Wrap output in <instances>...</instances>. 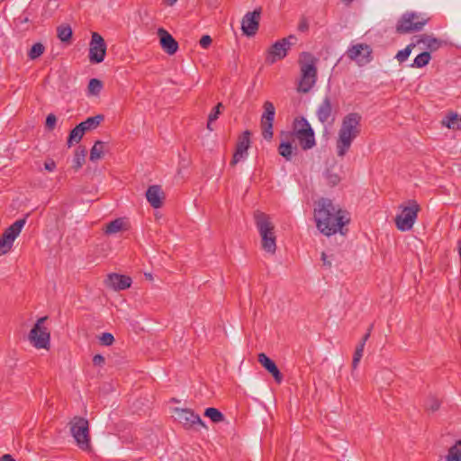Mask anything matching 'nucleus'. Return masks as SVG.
Segmentation results:
<instances>
[{"mask_svg": "<svg viewBox=\"0 0 461 461\" xmlns=\"http://www.w3.org/2000/svg\"><path fill=\"white\" fill-rule=\"evenodd\" d=\"M325 178L328 185H330V186L337 185L340 181L339 176L329 169L325 172Z\"/></svg>", "mask_w": 461, "mask_h": 461, "instance_id": "nucleus-40", "label": "nucleus"}, {"mask_svg": "<svg viewBox=\"0 0 461 461\" xmlns=\"http://www.w3.org/2000/svg\"><path fill=\"white\" fill-rule=\"evenodd\" d=\"M0 461H15V459L11 455L5 454L0 458Z\"/></svg>", "mask_w": 461, "mask_h": 461, "instance_id": "nucleus-55", "label": "nucleus"}, {"mask_svg": "<svg viewBox=\"0 0 461 461\" xmlns=\"http://www.w3.org/2000/svg\"><path fill=\"white\" fill-rule=\"evenodd\" d=\"M131 282L132 281L130 276L116 273L109 274L105 279L106 286L113 289L114 291H121L129 288Z\"/></svg>", "mask_w": 461, "mask_h": 461, "instance_id": "nucleus-14", "label": "nucleus"}, {"mask_svg": "<svg viewBox=\"0 0 461 461\" xmlns=\"http://www.w3.org/2000/svg\"><path fill=\"white\" fill-rule=\"evenodd\" d=\"M447 461H461V439L453 445L446 456Z\"/></svg>", "mask_w": 461, "mask_h": 461, "instance_id": "nucleus-30", "label": "nucleus"}, {"mask_svg": "<svg viewBox=\"0 0 461 461\" xmlns=\"http://www.w3.org/2000/svg\"><path fill=\"white\" fill-rule=\"evenodd\" d=\"M86 155V150L84 148L79 147L76 150V153H75V156L73 158V167L76 170H78L85 163Z\"/></svg>", "mask_w": 461, "mask_h": 461, "instance_id": "nucleus-33", "label": "nucleus"}, {"mask_svg": "<svg viewBox=\"0 0 461 461\" xmlns=\"http://www.w3.org/2000/svg\"><path fill=\"white\" fill-rule=\"evenodd\" d=\"M371 329H372V326L368 329L367 332L363 336L362 339L358 343V344H363V348H365L366 342L367 341V339L370 337Z\"/></svg>", "mask_w": 461, "mask_h": 461, "instance_id": "nucleus-52", "label": "nucleus"}, {"mask_svg": "<svg viewBox=\"0 0 461 461\" xmlns=\"http://www.w3.org/2000/svg\"><path fill=\"white\" fill-rule=\"evenodd\" d=\"M103 88V83L97 78L90 79L87 86L88 94L92 95H97Z\"/></svg>", "mask_w": 461, "mask_h": 461, "instance_id": "nucleus-37", "label": "nucleus"}, {"mask_svg": "<svg viewBox=\"0 0 461 461\" xmlns=\"http://www.w3.org/2000/svg\"><path fill=\"white\" fill-rule=\"evenodd\" d=\"M104 363H105V359L102 355L96 354L94 356V357H93L94 366H103L104 365Z\"/></svg>", "mask_w": 461, "mask_h": 461, "instance_id": "nucleus-45", "label": "nucleus"}, {"mask_svg": "<svg viewBox=\"0 0 461 461\" xmlns=\"http://www.w3.org/2000/svg\"><path fill=\"white\" fill-rule=\"evenodd\" d=\"M314 219L318 230L326 236L339 231L344 234L343 226L349 222L348 212L333 204L328 198H321L314 209Z\"/></svg>", "mask_w": 461, "mask_h": 461, "instance_id": "nucleus-1", "label": "nucleus"}, {"mask_svg": "<svg viewBox=\"0 0 461 461\" xmlns=\"http://www.w3.org/2000/svg\"><path fill=\"white\" fill-rule=\"evenodd\" d=\"M413 41L405 47V59L410 56L411 50L418 44L416 39L413 38Z\"/></svg>", "mask_w": 461, "mask_h": 461, "instance_id": "nucleus-49", "label": "nucleus"}, {"mask_svg": "<svg viewBox=\"0 0 461 461\" xmlns=\"http://www.w3.org/2000/svg\"><path fill=\"white\" fill-rule=\"evenodd\" d=\"M264 112L260 119L262 136L265 140H270L273 138V123L276 115V108L272 102L266 101L263 104Z\"/></svg>", "mask_w": 461, "mask_h": 461, "instance_id": "nucleus-9", "label": "nucleus"}, {"mask_svg": "<svg viewBox=\"0 0 461 461\" xmlns=\"http://www.w3.org/2000/svg\"><path fill=\"white\" fill-rule=\"evenodd\" d=\"M395 58L399 60V62H401V63L403 62V58H404L403 50H400L397 52Z\"/></svg>", "mask_w": 461, "mask_h": 461, "instance_id": "nucleus-54", "label": "nucleus"}, {"mask_svg": "<svg viewBox=\"0 0 461 461\" xmlns=\"http://www.w3.org/2000/svg\"><path fill=\"white\" fill-rule=\"evenodd\" d=\"M403 212L395 217V224L398 230L403 231Z\"/></svg>", "mask_w": 461, "mask_h": 461, "instance_id": "nucleus-46", "label": "nucleus"}, {"mask_svg": "<svg viewBox=\"0 0 461 461\" xmlns=\"http://www.w3.org/2000/svg\"><path fill=\"white\" fill-rule=\"evenodd\" d=\"M124 226V221L122 218H117L112 221H110L108 224H106L104 232L105 234L111 235L115 234L119 231H121L123 229Z\"/></svg>", "mask_w": 461, "mask_h": 461, "instance_id": "nucleus-29", "label": "nucleus"}, {"mask_svg": "<svg viewBox=\"0 0 461 461\" xmlns=\"http://www.w3.org/2000/svg\"><path fill=\"white\" fill-rule=\"evenodd\" d=\"M176 1L177 0H164L165 4L169 5V6L174 5L176 3Z\"/></svg>", "mask_w": 461, "mask_h": 461, "instance_id": "nucleus-56", "label": "nucleus"}, {"mask_svg": "<svg viewBox=\"0 0 461 461\" xmlns=\"http://www.w3.org/2000/svg\"><path fill=\"white\" fill-rule=\"evenodd\" d=\"M344 2H345V4H346V5H348V4H350L351 2H353V0H344Z\"/></svg>", "mask_w": 461, "mask_h": 461, "instance_id": "nucleus-58", "label": "nucleus"}, {"mask_svg": "<svg viewBox=\"0 0 461 461\" xmlns=\"http://www.w3.org/2000/svg\"><path fill=\"white\" fill-rule=\"evenodd\" d=\"M85 134L84 130L81 128L79 124H77L74 129H72L69 132L67 144L68 147H71L74 142L78 143Z\"/></svg>", "mask_w": 461, "mask_h": 461, "instance_id": "nucleus-28", "label": "nucleus"}, {"mask_svg": "<svg viewBox=\"0 0 461 461\" xmlns=\"http://www.w3.org/2000/svg\"><path fill=\"white\" fill-rule=\"evenodd\" d=\"M104 143L101 140H96L90 150V160L96 161L103 157Z\"/></svg>", "mask_w": 461, "mask_h": 461, "instance_id": "nucleus-32", "label": "nucleus"}, {"mask_svg": "<svg viewBox=\"0 0 461 461\" xmlns=\"http://www.w3.org/2000/svg\"><path fill=\"white\" fill-rule=\"evenodd\" d=\"M106 54V43L98 32H93L89 43V60L93 64L104 61Z\"/></svg>", "mask_w": 461, "mask_h": 461, "instance_id": "nucleus-10", "label": "nucleus"}, {"mask_svg": "<svg viewBox=\"0 0 461 461\" xmlns=\"http://www.w3.org/2000/svg\"><path fill=\"white\" fill-rule=\"evenodd\" d=\"M99 340L104 346H111L114 342V338L112 333L104 332L100 336Z\"/></svg>", "mask_w": 461, "mask_h": 461, "instance_id": "nucleus-41", "label": "nucleus"}, {"mask_svg": "<svg viewBox=\"0 0 461 461\" xmlns=\"http://www.w3.org/2000/svg\"><path fill=\"white\" fill-rule=\"evenodd\" d=\"M321 260H322L324 266H326L328 267H331V262L330 260H328V257L325 252L321 253Z\"/></svg>", "mask_w": 461, "mask_h": 461, "instance_id": "nucleus-53", "label": "nucleus"}, {"mask_svg": "<svg viewBox=\"0 0 461 461\" xmlns=\"http://www.w3.org/2000/svg\"><path fill=\"white\" fill-rule=\"evenodd\" d=\"M157 34L162 50L168 55H174L178 50V42L164 28H158Z\"/></svg>", "mask_w": 461, "mask_h": 461, "instance_id": "nucleus-13", "label": "nucleus"}, {"mask_svg": "<svg viewBox=\"0 0 461 461\" xmlns=\"http://www.w3.org/2000/svg\"><path fill=\"white\" fill-rule=\"evenodd\" d=\"M297 150L296 146H293L292 143L288 140V134L285 135V140H283L278 146V153L285 158V160L290 161L292 159L293 154Z\"/></svg>", "mask_w": 461, "mask_h": 461, "instance_id": "nucleus-23", "label": "nucleus"}, {"mask_svg": "<svg viewBox=\"0 0 461 461\" xmlns=\"http://www.w3.org/2000/svg\"><path fill=\"white\" fill-rule=\"evenodd\" d=\"M261 8L255 9L253 12H248L242 18L241 30L244 35L248 37L254 36L259 27Z\"/></svg>", "mask_w": 461, "mask_h": 461, "instance_id": "nucleus-11", "label": "nucleus"}, {"mask_svg": "<svg viewBox=\"0 0 461 461\" xmlns=\"http://www.w3.org/2000/svg\"><path fill=\"white\" fill-rule=\"evenodd\" d=\"M212 122H210V118H208V122H207V126H206V127H207V129H208L209 131H213V128L212 127Z\"/></svg>", "mask_w": 461, "mask_h": 461, "instance_id": "nucleus-57", "label": "nucleus"}, {"mask_svg": "<svg viewBox=\"0 0 461 461\" xmlns=\"http://www.w3.org/2000/svg\"><path fill=\"white\" fill-rule=\"evenodd\" d=\"M360 122L361 115L357 113H350L343 118L336 141L339 157H344L348 153L353 140L359 135Z\"/></svg>", "mask_w": 461, "mask_h": 461, "instance_id": "nucleus-2", "label": "nucleus"}, {"mask_svg": "<svg viewBox=\"0 0 461 461\" xmlns=\"http://www.w3.org/2000/svg\"><path fill=\"white\" fill-rule=\"evenodd\" d=\"M396 32L399 33H403V16L401 17L397 22Z\"/></svg>", "mask_w": 461, "mask_h": 461, "instance_id": "nucleus-51", "label": "nucleus"}, {"mask_svg": "<svg viewBox=\"0 0 461 461\" xmlns=\"http://www.w3.org/2000/svg\"><path fill=\"white\" fill-rule=\"evenodd\" d=\"M258 361L273 375L277 384H281L283 381V375L279 371L276 363L270 357H268L265 353H260L258 356Z\"/></svg>", "mask_w": 461, "mask_h": 461, "instance_id": "nucleus-18", "label": "nucleus"}, {"mask_svg": "<svg viewBox=\"0 0 461 461\" xmlns=\"http://www.w3.org/2000/svg\"><path fill=\"white\" fill-rule=\"evenodd\" d=\"M48 320L47 316L39 318L29 332L28 339L36 348L49 349L50 346V333L43 324Z\"/></svg>", "mask_w": 461, "mask_h": 461, "instance_id": "nucleus-6", "label": "nucleus"}, {"mask_svg": "<svg viewBox=\"0 0 461 461\" xmlns=\"http://www.w3.org/2000/svg\"><path fill=\"white\" fill-rule=\"evenodd\" d=\"M292 41H296V37L294 35H290L287 38H283L276 41L267 50L266 62L268 64H274L277 60L285 58L288 50L294 44Z\"/></svg>", "mask_w": 461, "mask_h": 461, "instance_id": "nucleus-8", "label": "nucleus"}, {"mask_svg": "<svg viewBox=\"0 0 461 461\" xmlns=\"http://www.w3.org/2000/svg\"><path fill=\"white\" fill-rule=\"evenodd\" d=\"M57 123V117L53 113H50L46 118L45 127L48 131H52Z\"/></svg>", "mask_w": 461, "mask_h": 461, "instance_id": "nucleus-43", "label": "nucleus"}, {"mask_svg": "<svg viewBox=\"0 0 461 461\" xmlns=\"http://www.w3.org/2000/svg\"><path fill=\"white\" fill-rule=\"evenodd\" d=\"M441 123L443 126L448 129L460 130L461 117H459L458 114L456 113H450L443 118Z\"/></svg>", "mask_w": 461, "mask_h": 461, "instance_id": "nucleus-25", "label": "nucleus"}, {"mask_svg": "<svg viewBox=\"0 0 461 461\" xmlns=\"http://www.w3.org/2000/svg\"><path fill=\"white\" fill-rule=\"evenodd\" d=\"M4 233L0 235V256L6 254L13 247L14 240L9 237L5 238Z\"/></svg>", "mask_w": 461, "mask_h": 461, "instance_id": "nucleus-38", "label": "nucleus"}, {"mask_svg": "<svg viewBox=\"0 0 461 461\" xmlns=\"http://www.w3.org/2000/svg\"><path fill=\"white\" fill-rule=\"evenodd\" d=\"M146 199L154 209L160 208L163 205V201L165 199V194L161 186L158 185L149 186L146 191Z\"/></svg>", "mask_w": 461, "mask_h": 461, "instance_id": "nucleus-15", "label": "nucleus"}, {"mask_svg": "<svg viewBox=\"0 0 461 461\" xmlns=\"http://www.w3.org/2000/svg\"><path fill=\"white\" fill-rule=\"evenodd\" d=\"M364 348L363 344H358L356 348L353 360H352V368L356 369L358 366V363L360 362L362 357H363Z\"/></svg>", "mask_w": 461, "mask_h": 461, "instance_id": "nucleus-39", "label": "nucleus"}, {"mask_svg": "<svg viewBox=\"0 0 461 461\" xmlns=\"http://www.w3.org/2000/svg\"><path fill=\"white\" fill-rule=\"evenodd\" d=\"M427 23L428 19H420L416 13H408L405 14V33L420 32Z\"/></svg>", "mask_w": 461, "mask_h": 461, "instance_id": "nucleus-19", "label": "nucleus"}, {"mask_svg": "<svg viewBox=\"0 0 461 461\" xmlns=\"http://www.w3.org/2000/svg\"><path fill=\"white\" fill-rule=\"evenodd\" d=\"M372 54L373 50L371 46L366 43L351 45L346 51V56L360 67L366 66L372 61Z\"/></svg>", "mask_w": 461, "mask_h": 461, "instance_id": "nucleus-7", "label": "nucleus"}, {"mask_svg": "<svg viewBox=\"0 0 461 461\" xmlns=\"http://www.w3.org/2000/svg\"><path fill=\"white\" fill-rule=\"evenodd\" d=\"M178 420L184 426L192 428L196 424L204 426L203 420L198 414H195L193 411L188 409H182L177 412Z\"/></svg>", "mask_w": 461, "mask_h": 461, "instance_id": "nucleus-20", "label": "nucleus"}, {"mask_svg": "<svg viewBox=\"0 0 461 461\" xmlns=\"http://www.w3.org/2000/svg\"><path fill=\"white\" fill-rule=\"evenodd\" d=\"M70 432L77 446L83 451L92 449L89 433V422L86 419L75 416L69 422Z\"/></svg>", "mask_w": 461, "mask_h": 461, "instance_id": "nucleus-5", "label": "nucleus"}, {"mask_svg": "<svg viewBox=\"0 0 461 461\" xmlns=\"http://www.w3.org/2000/svg\"><path fill=\"white\" fill-rule=\"evenodd\" d=\"M223 107L221 103H218L217 105L209 113L208 118H210V122H215L219 115L221 114V109Z\"/></svg>", "mask_w": 461, "mask_h": 461, "instance_id": "nucleus-42", "label": "nucleus"}, {"mask_svg": "<svg viewBox=\"0 0 461 461\" xmlns=\"http://www.w3.org/2000/svg\"><path fill=\"white\" fill-rule=\"evenodd\" d=\"M332 114H333V107H332L331 100H330V96L326 95L323 98L321 104L319 105V107L316 111V115H317L318 120L322 124H324V123L328 122L330 118H331L330 123H332L334 122V117L332 116Z\"/></svg>", "mask_w": 461, "mask_h": 461, "instance_id": "nucleus-16", "label": "nucleus"}, {"mask_svg": "<svg viewBox=\"0 0 461 461\" xmlns=\"http://www.w3.org/2000/svg\"><path fill=\"white\" fill-rule=\"evenodd\" d=\"M256 227L261 238V247L267 253L274 255L276 251L275 225L268 214L256 211L254 212Z\"/></svg>", "mask_w": 461, "mask_h": 461, "instance_id": "nucleus-3", "label": "nucleus"}, {"mask_svg": "<svg viewBox=\"0 0 461 461\" xmlns=\"http://www.w3.org/2000/svg\"><path fill=\"white\" fill-rule=\"evenodd\" d=\"M26 217L23 219H19L16 221H14L12 225H10L4 231V234L6 235L5 238L9 237L11 240H14L17 238V236L22 231V229L26 223Z\"/></svg>", "mask_w": 461, "mask_h": 461, "instance_id": "nucleus-24", "label": "nucleus"}, {"mask_svg": "<svg viewBox=\"0 0 461 461\" xmlns=\"http://www.w3.org/2000/svg\"><path fill=\"white\" fill-rule=\"evenodd\" d=\"M420 206L415 200L405 202V231L412 229Z\"/></svg>", "mask_w": 461, "mask_h": 461, "instance_id": "nucleus-17", "label": "nucleus"}, {"mask_svg": "<svg viewBox=\"0 0 461 461\" xmlns=\"http://www.w3.org/2000/svg\"><path fill=\"white\" fill-rule=\"evenodd\" d=\"M104 116L103 114H98L95 116L88 117L84 122H80L79 125L84 130V131H91L96 129L99 124L104 121Z\"/></svg>", "mask_w": 461, "mask_h": 461, "instance_id": "nucleus-26", "label": "nucleus"}, {"mask_svg": "<svg viewBox=\"0 0 461 461\" xmlns=\"http://www.w3.org/2000/svg\"><path fill=\"white\" fill-rule=\"evenodd\" d=\"M317 59L309 52H303L299 60L301 77L297 87L298 92L308 93L317 80Z\"/></svg>", "mask_w": 461, "mask_h": 461, "instance_id": "nucleus-4", "label": "nucleus"}, {"mask_svg": "<svg viewBox=\"0 0 461 461\" xmlns=\"http://www.w3.org/2000/svg\"><path fill=\"white\" fill-rule=\"evenodd\" d=\"M309 30V23L305 18H303L298 24V31L304 32Z\"/></svg>", "mask_w": 461, "mask_h": 461, "instance_id": "nucleus-48", "label": "nucleus"}, {"mask_svg": "<svg viewBox=\"0 0 461 461\" xmlns=\"http://www.w3.org/2000/svg\"><path fill=\"white\" fill-rule=\"evenodd\" d=\"M250 135L251 132L247 130L238 138L236 143V149L233 154L230 165L234 166L240 160L244 159L248 155V149L250 147Z\"/></svg>", "mask_w": 461, "mask_h": 461, "instance_id": "nucleus-12", "label": "nucleus"}, {"mask_svg": "<svg viewBox=\"0 0 461 461\" xmlns=\"http://www.w3.org/2000/svg\"><path fill=\"white\" fill-rule=\"evenodd\" d=\"M309 128L312 127L308 121L304 117H298L294 120L293 131L287 134L291 136L299 135L301 130H308Z\"/></svg>", "mask_w": 461, "mask_h": 461, "instance_id": "nucleus-27", "label": "nucleus"}, {"mask_svg": "<svg viewBox=\"0 0 461 461\" xmlns=\"http://www.w3.org/2000/svg\"><path fill=\"white\" fill-rule=\"evenodd\" d=\"M430 59V53L429 51H423L415 58L413 64H411V67L423 68L427 64H429Z\"/></svg>", "mask_w": 461, "mask_h": 461, "instance_id": "nucleus-35", "label": "nucleus"}, {"mask_svg": "<svg viewBox=\"0 0 461 461\" xmlns=\"http://www.w3.org/2000/svg\"><path fill=\"white\" fill-rule=\"evenodd\" d=\"M414 39L416 43H424L429 51H435L442 45V41L426 34L414 36Z\"/></svg>", "mask_w": 461, "mask_h": 461, "instance_id": "nucleus-22", "label": "nucleus"}, {"mask_svg": "<svg viewBox=\"0 0 461 461\" xmlns=\"http://www.w3.org/2000/svg\"><path fill=\"white\" fill-rule=\"evenodd\" d=\"M212 38L211 36L209 35H203L200 41H199V44L200 46L203 48V49H207L209 48V46L212 44Z\"/></svg>", "mask_w": 461, "mask_h": 461, "instance_id": "nucleus-44", "label": "nucleus"}, {"mask_svg": "<svg viewBox=\"0 0 461 461\" xmlns=\"http://www.w3.org/2000/svg\"><path fill=\"white\" fill-rule=\"evenodd\" d=\"M294 137L298 140L303 150L310 149L316 144L312 128H309L308 130H301L299 131V135H294Z\"/></svg>", "mask_w": 461, "mask_h": 461, "instance_id": "nucleus-21", "label": "nucleus"}, {"mask_svg": "<svg viewBox=\"0 0 461 461\" xmlns=\"http://www.w3.org/2000/svg\"><path fill=\"white\" fill-rule=\"evenodd\" d=\"M439 407H440V402L437 399H433L431 401V403H430L429 409L432 411H436L439 409Z\"/></svg>", "mask_w": 461, "mask_h": 461, "instance_id": "nucleus-50", "label": "nucleus"}, {"mask_svg": "<svg viewBox=\"0 0 461 461\" xmlns=\"http://www.w3.org/2000/svg\"><path fill=\"white\" fill-rule=\"evenodd\" d=\"M44 168L47 171L52 172L56 168V162L53 159H48L44 162Z\"/></svg>", "mask_w": 461, "mask_h": 461, "instance_id": "nucleus-47", "label": "nucleus"}, {"mask_svg": "<svg viewBox=\"0 0 461 461\" xmlns=\"http://www.w3.org/2000/svg\"><path fill=\"white\" fill-rule=\"evenodd\" d=\"M58 38L62 42H68L72 37V29L68 24H61L57 28Z\"/></svg>", "mask_w": 461, "mask_h": 461, "instance_id": "nucleus-31", "label": "nucleus"}, {"mask_svg": "<svg viewBox=\"0 0 461 461\" xmlns=\"http://www.w3.org/2000/svg\"><path fill=\"white\" fill-rule=\"evenodd\" d=\"M204 416L208 417L212 422L218 423L224 420V415L216 408L209 407L204 411Z\"/></svg>", "mask_w": 461, "mask_h": 461, "instance_id": "nucleus-34", "label": "nucleus"}, {"mask_svg": "<svg viewBox=\"0 0 461 461\" xmlns=\"http://www.w3.org/2000/svg\"><path fill=\"white\" fill-rule=\"evenodd\" d=\"M44 50H45V47L43 46L42 43H41V42L34 43L28 52V57L30 59H32V60L36 59L44 53Z\"/></svg>", "mask_w": 461, "mask_h": 461, "instance_id": "nucleus-36", "label": "nucleus"}]
</instances>
